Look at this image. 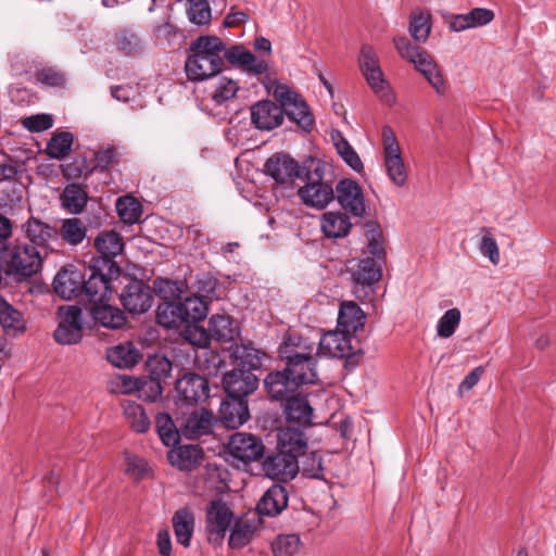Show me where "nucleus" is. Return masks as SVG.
<instances>
[{"mask_svg":"<svg viewBox=\"0 0 556 556\" xmlns=\"http://www.w3.org/2000/svg\"><path fill=\"white\" fill-rule=\"evenodd\" d=\"M225 43L216 36H200L190 45L185 71L190 80L201 81L217 75L224 67L222 52Z\"/></svg>","mask_w":556,"mask_h":556,"instance_id":"1","label":"nucleus"},{"mask_svg":"<svg viewBox=\"0 0 556 556\" xmlns=\"http://www.w3.org/2000/svg\"><path fill=\"white\" fill-rule=\"evenodd\" d=\"M303 169L305 173L301 179L304 185L298 189V197L305 206L326 208L334 200V189L331 181L324 177L325 165L320 161L312 160Z\"/></svg>","mask_w":556,"mask_h":556,"instance_id":"2","label":"nucleus"},{"mask_svg":"<svg viewBox=\"0 0 556 556\" xmlns=\"http://www.w3.org/2000/svg\"><path fill=\"white\" fill-rule=\"evenodd\" d=\"M277 102L281 104L283 116L294 122L301 129L311 131L314 126V116L305 100L289 86L280 84L278 80H269L266 85Z\"/></svg>","mask_w":556,"mask_h":556,"instance_id":"3","label":"nucleus"},{"mask_svg":"<svg viewBox=\"0 0 556 556\" xmlns=\"http://www.w3.org/2000/svg\"><path fill=\"white\" fill-rule=\"evenodd\" d=\"M117 263L91 260L87 268L88 278H84L83 294L92 305L103 303L111 293L110 279L119 274Z\"/></svg>","mask_w":556,"mask_h":556,"instance_id":"4","label":"nucleus"},{"mask_svg":"<svg viewBox=\"0 0 556 556\" xmlns=\"http://www.w3.org/2000/svg\"><path fill=\"white\" fill-rule=\"evenodd\" d=\"M43 257L46 256L38 248L27 243H15L7 255V274H13L20 279L29 278L40 270Z\"/></svg>","mask_w":556,"mask_h":556,"instance_id":"5","label":"nucleus"},{"mask_svg":"<svg viewBox=\"0 0 556 556\" xmlns=\"http://www.w3.org/2000/svg\"><path fill=\"white\" fill-rule=\"evenodd\" d=\"M83 311L77 305H62L58 308L59 325L54 340L62 345L77 344L83 339Z\"/></svg>","mask_w":556,"mask_h":556,"instance_id":"6","label":"nucleus"},{"mask_svg":"<svg viewBox=\"0 0 556 556\" xmlns=\"http://www.w3.org/2000/svg\"><path fill=\"white\" fill-rule=\"evenodd\" d=\"M233 513L222 500L211 501L205 510V531L211 544L219 545L233 522Z\"/></svg>","mask_w":556,"mask_h":556,"instance_id":"7","label":"nucleus"},{"mask_svg":"<svg viewBox=\"0 0 556 556\" xmlns=\"http://www.w3.org/2000/svg\"><path fill=\"white\" fill-rule=\"evenodd\" d=\"M382 139L388 176L395 186L402 187L406 182L407 173L394 131L389 126L383 127Z\"/></svg>","mask_w":556,"mask_h":556,"instance_id":"8","label":"nucleus"},{"mask_svg":"<svg viewBox=\"0 0 556 556\" xmlns=\"http://www.w3.org/2000/svg\"><path fill=\"white\" fill-rule=\"evenodd\" d=\"M123 307L131 314L149 311L153 302V292L141 280H130L119 293Z\"/></svg>","mask_w":556,"mask_h":556,"instance_id":"9","label":"nucleus"},{"mask_svg":"<svg viewBox=\"0 0 556 556\" xmlns=\"http://www.w3.org/2000/svg\"><path fill=\"white\" fill-rule=\"evenodd\" d=\"M227 448L232 457L243 463H251L263 457L265 446L254 434L237 432L230 437Z\"/></svg>","mask_w":556,"mask_h":556,"instance_id":"10","label":"nucleus"},{"mask_svg":"<svg viewBox=\"0 0 556 556\" xmlns=\"http://www.w3.org/2000/svg\"><path fill=\"white\" fill-rule=\"evenodd\" d=\"M339 204L343 210L355 217H364L366 214L365 197L359 184L352 179H342L334 191Z\"/></svg>","mask_w":556,"mask_h":556,"instance_id":"11","label":"nucleus"},{"mask_svg":"<svg viewBox=\"0 0 556 556\" xmlns=\"http://www.w3.org/2000/svg\"><path fill=\"white\" fill-rule=\"evenodd\" d=\"M223 386L227 397L247 401L248 395L258 387V378L250 370L233 368L223 377Z\"/></svg>","mask_w":556,"mask_h":556,"instance_id":"12","label":"nucleus"},{"mask_svg":"<svg viewBox=\"0 0 556 556\" xmlns=\"http://www.w3.org/2000/svg\"><path fill=\"white\" fill-rule=\"evenodd\" d=\"M175 389L178 393L180 405H193L208 397V381L197 374H186L176 381Z\"/></svg>","mask_w":556,"mask_h":556,"instance_id":"13","label":"nucleus"},{"mask_svg":"<svg viewBox=\"0 0 556 556\" xmlns=\"http://www.w3.org/2000/svg\"><path fill=\"white\" fill-rule=\"evenodd\" d=\"M263 470L268 478L287 482L298 475L300 464L294 455L279 450L265 458Z\"/></svg>","mask_w":556,"mask_h":556,"instance_id":"14","label":"nucleus"},{"mask_svg":"<svg viewBox=\"0 0 556 556\" xmlns=\"http://www.w3.org/2000/svg\"><path fill=\"white\" fill-rule=\"evenodd\" d=\"M23 230L31 243L30 245L41 250V254L45 256L48 255L49 250H53V243L59 241L58 229L36 217H30L23 225Z\"/></svg>","mask_w":556,"mask_h":556,"instance_id":"15","label":"nucleus"},{"mask_svg":"<svg viewBox=\"0 0 556 556\" xmlns=\"http://www.w3.org/2000/svg\"><path fill=\"white\" fill-rule=\"evenodd\" d=\"M356 353L351 343L350 333L340 331L326 332L318 342L316 355L332 358H350Z\"/></svg>","mask_w":556,"mask_h":556,"instance_id":"16","label":"nucleus"},{"mask_svg":"<svg viewBox=\"0 0 556 556\" xmlns=\"http://www.w3.org/2000/svg\"><path fill=\"white\" fill-rule=\"evenodd\" d=\"M265 172L280 185L292 182L296 177L302 178L305 173L299 163L287 154L270 156L265 163Z\"/></svg>","mask_w":556,"mask_h":556,"instance_id":"17","label":"nucleus"},{"mask_svg":"<svg viewBox=\"0 0 556 556\" xmlns=\"http://www.w3.org/2000/svg\"><path fill=\"white\" fill-rule=\"evenodd\" d=\"M316 343L299 333H290L278 349L279 357L282 362H292L308 357H318L316 355Z\"/></svg>","mask_w":556,"mask_h":556,"instance_id":"18","label":"nucleus"},{"mask_svg":"<svg viewBox=\"0 0 556 556\" xmlns=\"http://www.w3.org/2000/svg\"><path fill=\"white\" fill-rule=\"evenodd\" d=\"M86 275L87 274H83L73 265L63 267L54 277V292L64 300L80 296L83 294V282Z\"/></svg>","mask_w":556,"mask_h":556,"instance_id":"19","label":"nucleus"},{"mask_svg":"<svg viewBox=\"0 0 556 556\" xmlns=\"http://www.w3.org/2000/svg\"><path fill=\"white\" fill-rule=\"evenodd\" d=\"M251 122L260 130H271L279 127L283 122L281 104L270 100H262L250 109Z\"/></svg>","mask_w":556,"mask_h":556,"instance_id":"20","label":"nucleus"},{"mask_svg":"<svg viewBox=\"0 0 556 556\" xmlns=\"http://www.w3.org/2000/svg\"><path fill=\"white\" fill-rule=\"evenodd\" d=\"M214 415L206 408H194L181 417L179 424L181 434L190 440L208 434L212 431Z\"/></svg>","mask_w":556,"mask_h":556,"instance_id":"21","label":"nucleus"},{"mask_svg":"<svg viewBox=\"0 0 556 556\" xmlns=\"http://www.w3.org/2000/svg\"><path fill=\"white\" fill-rule=\"evenodd\" d=\"M264 387L271 400L285 402L299 393L300 388L285 369L269 372L264 379Z\"/></svg>","mask_w":556,"mask_h":556,"instance_id":"22","label":"nucleus"},{"mask_svg":"<svg viewBox=\"0 0 556 556\" xmlns=\"http://www.w3.org/2000/svg\"><path fill=\"white\" fill-rule=\"evenodd\" d=\"M351 278L355 287H370L382 275V262L372 257L352 261L350 266Z\"/></svg>","mask_w":556,"mask_h":556,"instance_id":"23","label":"nucleus"},{"mask_svg":"<svg viewBox=\"0 0 556 556\" xmlns=\"http://www.w3.org/2000/svg\"><path fill=\"white\" fill-rule=\"evenodd\" d=\"M266 353L255 349L251 343L233 344L230 346V358L233 368H242V370L260 369L263 365V358Z\"/></svg>","mask_w":556,"mask_h":556,"instance_id":"24","label":"nucleus"},{"mask_svg":"<svg viewBox=\"0 0 556 556\" xmlns=\"http://www.w3.org/2000/svg\"><path fill=\"white\" fill-rule=\"evenodd\" d=\"M250 417L248 401L227 397L222 401L218 419L226 427L236 429L242 426Z\"/></svg>","mask_w":556,"mask_h":556,"instance_id":"25","label":"nucleus"},{"mask_svg":"<svg viewBox=\"0 0 556 556\" xmlns=\"http://www.w3.org/2000/svg\"><path fill=\"white\" fill-rule=\"evenodd\" d=\"M288 491L281 484L271 485L261 497L256 509L260 515L276 517L288 506Z\"/></svg>","mask_w":556,"mask_h":556,"instance_id":"26","label":"nucleus"},{"mask_svg":"<svg viewBox=\"0 0 556 556\" xmlns=\"http://www.w3.org/2000/svg\"><path fill=\"white\" fill-rule=\"evenodd\" d=\"M283 413L289 424L303 428L312 425L313 408L306 396L301 393L287 399L283 404Z\"/></svg>","mask_w":556,"mask_h":556,"instance_id":"27","label":"nucleus"},{"mask_svg":"<svg viewBox=\"0 0 556 556\" xmlns=\"http://www.w3.org/2000/svg\"><path fill=\"white\" fill-rule=\"evenodd\" d=\"M414 63L416 70L420 72L428 83L434 88L439 94H443L446 90L444 78L438 68L433 58L424 49H421L417 56L409 61Z\"/></svg>","mask_w":556,"mask_h":556,"instance_id":"28","label":"nucleus"},{"mask_svg":"<svg viewBox=\"0 0 556 556\" xmlns=\"http://www.w3.org/2000/svg\"><path fill=\"white\" fill-rule=\"evenodd\" d=\"M94 247L100 253V256L93 257L92 260H103L109 263H116L114 258L123 252L124 242L118 232L114 230H106L97 236Z\"/></svg>","mask_w":556,"mask_h":556,"instance_id":"29","label":"nucleus"},{"mask_svg":"<svg viewBox=\"0 0 556 556\" xmlns=\"http://www.w3.org/2000/svg\"><path fill=\"white\" fill-rule=\"evenodd\" d=\"M285 370L301 387L303 384H313L318 380L317 359L308 357L299 361L283 362Z\"/></svg>","mask_w":556,"mask_h":556,"instance_id":"30","label":"nucleus"},{"mask_svg":"<svg viewBox=\"0 0 556 556\" xmlns=\"http://www.w3.org/2000/svg\"><path fill=\"white\" fill-rule=\"evenodd\" d=\"M494 18V13L484 8H476L466 14L453 15L448 26L453 31H463L468 28L479 27L489 24Z\"/></svg>","mask_w":556,"mask_h":556,"instance_id":"31","label":"nucleus"},{"mask_svg":"<svg viewBox=\"0 0 556 556\" xmlns=\"http://www.w3.org/2000/svg\"><path fill=\"white\" fill-rule=\"evenodd\" d=\"M365 318V313L355 302L344 301L340 304L338 327L343 331L351 334L363 329Z\"/></svg>","mask_w":556,"mask_h":556,"instance_id":"32","label":"nucleus"},{"mask_svg":"<svg viewBox=\"0 0 556 556\" xmlns=\"http://www.w3.org/2000/svg\"><path fill=\"white\" fill-rule=\"evenodd\" d=\"M278 447L279 450L294 455L296 459L307 448V439L299 429L295 427H285L278 432Z\"/></svg>","mask_w":556,"mask_h":556,"instance_id":"33","label":"nucleus"},{"mask_svg":"<svg viewBox=\"0 0 556 556\" xmlns=\"http://www.w3.org/2000/svg\"><path fill=\"white\" fill-rule=\"evenodd\" d=\"M352 224L346 214L342 212L324 213L320 219V228L328 238L346 237L351 230Z\"/></svg>","mask_w":556,"mask_h":556,"instance_id":"34","label":"nucleus"},{"mask_svg":"<svg viewBox=\"0 0 556 556\" xmlns=\"http://www.w3.org/2000/svg\"><path fill=\"white\" fill-rule=\"evenodd\" d=\"M93 320L105 328L119 329L126 324L124 313L112 305L99 303L90 307Z\"/></svg>","mask_w":556,"mask_h":556,"instance_id":"35","label":"nucleus"},{"mask_svg":"<svg viewBox=\"0 0 556 556\" xmlns=\"http://www.w3.org/2000/svg\"><path fill=\"white\" fill-rule=\"evenodd\" d=\"M123 413L128 427L137 433H144L150 429L151 421L144 408L137 402L124 401Z\"/></svg>","mask_w":556,"mask_h":556,"instance_id":"36","label":"nucleus"},{"mask_svg":"<svg viewBox=\"0 0 556 556\" xmlns=\"http://www.w3.org/2000/svg\"><path fill=\"white\" fill-rule=\"evenodd\" d=\"M172 521L177 542L188 547L194 530L193 514L186 508L179 509L174 514Z\"/></svg>","mask_w":556,"mask_h":556,"instance_id":"37","label":"nucleus"},{"mask_svg":"<svg viewBox=\"0 0 556 556\" xmlns=\"http://www.w3.org/2000/svg\"><path fill=\"white\" fill-rule=\"evenodd\" d=\"M62 206L71 214L81 213L88 202L87 191L78 184L67 185L61 193Z\"/></svg>","mask_w":556,"mask_h":556,"instance_id":"38","label":"nucleus"},{"mask_svg":"<svg viewBox=\"0 0 556 556\" xmlns=\"http://www.w3.org/2000/svg\"><path fill=\"white\" fill-rule=\"evenodd\" d=\"M208 331L212 339L229 342L238 334V327L229 316L215 314L208 320Z\"/></svg>","mask_w":556,"mask_h":556,"instance_id":"39","label":"nucleus"},{"mask_svg":"<svg viewBox=\"0 0 556 556\" xmlns=\"http://www.w3.org/2000/svg\"><path fill=\"white\" fill-rule=\"evenodd\" d=\"M139 358L140 354L131 343L110 348L106 352V359L117 368H131L138 364Z\"/></svg>","mask_w":556,"mask_h":556,"instance_id":"40","label":"nucleus"},{"mask_svg":"<svg viewBox=\"0 0 556 556\" xmlns=\"http://www.w3.org/2000/svg\"><path fill=\"white\" fill-rule=\"evenodd\" d=\"M156 320L157 323L167 328H178L185 326V319L182 316V309L180 306V302H170L164 301L159 304L156 309Z\"/></svg>","mask_w":556,"mask_h":556,"instance_id":"41","label":"nucleus"},{"mask_svg":"<svg viewBox=\"0 0 556 556\" xmlns=\"http://www.w3.org/2000/svg\"><path fill=\"white\" fill-rule=\"evenodd\" d=\"M0 325L7 333L25 330L23 314L2 296H0Z\"/></svg>","mask_w":556,"mask_h":556,"instance_id":"42","label":"nucleus"},{"mask_svg":"<svg viewBox=\"0 0 556 556\" xmlns=\"http://www.w3.org/2000/svg\"><path fill=\"white\" fill-rule=\"evenodd\" d=\"M116 212L123 223L134 225L142 215V204L132 195H123L116 200Z\"/></svg>","mask_w":556,"mask_h":556,"instance_id":"43","label":"nucleus"},{"mask_svg":"<svg viewBox=\"0 0 556 556\" xmlns=\"http://www.w3.org/2000/svg\"><path fill=\"white\" fill-rule=\"evenodd\" d=\"M59 236L70 245L80 244L87 236V227L80 218L72 217L62 222Z\"/></svg>","mask_w":556,"mask_h":556,"instance_id":"44","label":"nucleus"},{"mask_svg":"<svg viewBox=\"0 0 556 556\" xmlns=\"http://www.w3.org/2000/svg\"><path fill=\"white\" fill-rule=\"evenodd\" d=\"M180 306L186 325L203 320L208 311L206 302L198 295L187 296Z\"/></svg>","mask_w":556,"mask_h":556,"instance_id":"45","label":"nucleus"},{"mask_svg":"<svg viewBox=\"0 0 556 556\" xmlns=\"http://www.w3.org/2000/svg\"><path fill=\"white\" fill-rule=\"evenodd\" d=\"M201 451L194 445H182L170 451V463L181 470H191L198 463Z\"/></svg>","mask_w":556,"mask_h":556,"instance_id":"46","label":"nucleus"},{"mask_svg":"<svg viewBox=\"0 0 556 556\" xmlns=\"http://www.w3.org/2000/svg\"><path fill=\"white\" fill-rule=\"evenodd\" d=\"M155 428L161 441L166 446L178 443L181 432L177 429L169 414L159 413L155 417Z\"/></svg>","mask_w":556,"mask_h":556,"instance_id":"47","label":"nucleus"},{"mask_svg":"<svg viewBox=\"0 0 556 556\" xmlns=\"http://www.w3.org/2000/svg\"><path fill=\"white\" fill-rule=\"evenodd\" d=\"M372 91L387 104L391 105L395 97L391 91L388 81L384 79L381 68L363 74Z\"/></svg>","mask_w":556,"mask_h":556,"instance_id":"48","label":"nucleus"},{"mask_svg":"<svg viewBox=\"0 0 556 556\" xmlns=\"http://www.w3.org/2000/svg\"><path fill=\"white\" fill-rule=\"evenodd\" d=\"M332 140L334 141L338 154L343 161L355 172H363L364 165L361 157L341 132L337 131L336 135H332Z\"/></svg>","mask_w":556,"mask_h":556,"instance_id":"49","label":"nucleus"},{"mask_svg":"<svg viewBox=\"0 0 556 556\" xmlns=\"http://www.w3.org/2000/svg\"><path fill=\"white\" fill-rule=\"evenodd\" d=\"M74 136L68 131L54 135L47 143L46 153L55 160H62L71 152Z\"/></svg>","mask_w":556,"mask_h":556,"instance_id":"50","label":"nucleus"},{"mask_svg":"<svg viewBox=\"0 0 556 556\" xmlns=\"http://www.w3.org/2000/svg\"><path fill=\"white\" fill-rule=\"evenodd\" d=\"M186 280H170L159 278L154 280L153 290L165 301L180 298L187 290Z\"/></svg>","mask_w":556,"mask_h":556,"instance_id":"51","label":"nucleus"},{"mask_svg":"<svg viewBox=\"0 0 556 556\" xmlns=\"http://www.w3.org/2000/svg\"><path fill=\"white\" fill-rule=\"evenodd\" d=\"M299 458L300 470L303 476L313 479L324 478V467L320 455L316 452L306 453L303 452Z\"/></svg>","mask_w":556,"mask_h":556,"instance_id":"52","label":"nucleus"},{"mask_svg":"<svg viewBox=\"0 0 556 556\" xmlns=\"http://www.w3.org/2000/svg\"><path fill=\"white\" fill-rule=\"evenodd\" d=\"M187 14L191 23L202 26L212 20L211 7L207 0H188Z\"/></svg>","mask_w":556,"mask_h":556,"instance_id":"53","label":"nucleus"},{"mask_svg":"<svg viewBox=\"0 0 556 556\" xmlns=\"http://www.w3.org/2000/svg\"><path fill=\"white\" fill-rule=\"evenodd\" d=\"M365 236L368 240V251L377 256V261L383 262L386 251L383 247L382 232L380 227L375 223L366 224Z\"/></svg>","mask_w":556,"mask_h":556,"instance_id":"54","label":"nucleus"},{"mask_svg":"<svg viewBox=\"0 0 556 556\" xmlns=\"http://www.w3.org/2000/svg\"><path fill=\"white\" fill-rule=\"evenodd\" d=\"M301 541L296 534L279 535L271 544L275 556H294L300 549Z\"/></svg>","mask_w":556,"mask_h":556,"instance_id":"55","label":"nucleus"},{"mask_svg":"<svg viewBox=\"0 0 556 556\" xmlns=\"http://www.w3.org/2000/svg\"><path fill=\"white\" fill-rule=\"evenodd\" d=\"M162 382L150 376L140 377L137 387L138 396L147 402H154L162 395Z\"/></svg>","mask_w":556,"mask_h":556,"instance_id":"56","label":"nucleus"},{"mask_svg":"<svg viewBox=\"0 0 556 556\" xmlns=\"http://www.w3.org/2000/svg\"><path fill=\"white\" fill-rule=\"evenodd\" d=\"M460 317L462 314L458 308L447 309L438 321V336L445 339L452 337L460 323Z\"/></svg>","mask_w":556,"mask_h":556,"instance_id":"57","label":"nucleus"},{"mask_svg":"<svg viewBox=\"0 0 556 556\" xmlns=\"http://www.w3.org/2000/svg\"><path fill=\"white\" fill-rule=\"evenodd\" d=\"M430 14L420 12L412 16L409 34L416 41L425 42L430 35Z\"/></svg>","mask_w":556,"mask_h":556,"instance_id":"58","label":"nucleus"},{"mask_svg":"<svg viewBox=\"0 0 556 556\" xmlns=\"http://www.w3.org/2000/svg\"><path fill=\"white\" fill-rule=\"evenodd\" d=\"M239 87L236 81L227 77L219 78L211 99L216 105H222L231 100L238 92Z\"/></svg>","mask_w":556,"mask_h":556,"instance_id":"59","label":"nucleus"},{"mask_svg":"<svg viewBox=\"0 0 556 556\" xmlns=\"http://www.w3.org/2000/svg\"><path fill=\"white\" fill-rule=\"evenodd\" d=\"M217 287L218 280L211 273L199 274L192 283V288L195 290L197 295L200 296L201 299L215 298Z\"/></svg>","mask_w":556,"mask_h":556,"instance_id":"60","label":"nucleus"},{"mask_svg":"<svg viewBox=\"0 0 556 556\" xmlns=\"http://www.w3.org/2000/svg\"><path fill=\"white\" fill-rule=\"evenodd\" d=\"M481 232L483 235L479 244V250L481 254L488 257L493 265H497L501 260L497 242L492 236L490 228H482Z\"/></svg>","mask_w":556,"mask_h":556,"instance_id":"61","label":"nucleus"},{"mask_svg":"<svg viewBox=\"0 0 556 556\" xmlns=\"http://www.w3.org/2000/svg\"><path fill=\"white\" fill-rule=\"evenodd\" d=\"M36 80L50 87H62L65 84V74L55 66H45L35 73Z\"/></svg>","mask_w":556,"mask_h":556,"instance_id":"62","label":"nucleus"},{"mask_svg":"<svg viewBox=\"0 0 556 556\" xmlns=\"http://www.w3.org/2000/svg\"><path fill=\"white\" fill-rule=\"evenodd\" d=\"M182 333L187 341L200 348L208 345L212 339L208 329L206 330L204 327L198 325V323L185 325Z\"/></svg>","mask_w":556,"mask_h":556,"instance_id":"63","label":"nucleus"},{"mask_svg":"<svg viewBox=\"0 0 556 556\" xmlns=\"http://www.w3.org/2000/svg\"><path fill=\"white\" fill-rule=\"evenodd\" d=\"M252 534L253 529L249 523H235L229 535L228 544L231 548H241L250 543Z\"/></svg>","mask_w":556,"mask_h":556,"instance_id":"64","label":"nucleus"}]
</instances>
